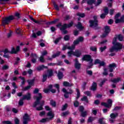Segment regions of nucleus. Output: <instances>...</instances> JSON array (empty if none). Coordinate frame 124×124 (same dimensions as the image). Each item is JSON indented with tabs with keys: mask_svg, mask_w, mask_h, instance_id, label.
<instances>
[{
	"mask_svg": "<svg viewBox=\"0 0 124 124\" xmlns=\"http://www.w3.org/2000/svg\"><path fill=\"white\" fill-rule=\"evenodd\" d=\"M77 16H79V17H81V18H84L85 17V14L84 13H78L77 14Z\"/></svg>",
	"mask_w": 124,
	"mask_h": 124,
	"instance_id": "obj_37",
	"label": "nucleus"
},
{
	"mask_svg": "<svg viewBox=\"0 0 124 124\" xmlns=\"http://www.w3.org/2000/svg\"><path fill=\"white\" fill-rule=\"evenodd\" d=\"M47 115V116H48V117H50L51 118H54V114H53V112H52V111L48 112Z\"/></svg>",
	"mask_w": 124,
	"mask_h": 124,
	"instance_id": "obj_34",
	"label": "nucleus"
},
{
	"mask_svg": "<svg viewBox=\"0 0 124 124\" xmlns=\"http://www.w3.org/2000/svg\"><path fill=\"white\" fill-rule=\"evenodd\" d=\"M76 92L77 93V99H78L80 97V91H79V89H76Z\"/></svg>",
	"mask_w": 124,
	"mask_h": 124,
	"instance_id": "obj_38",
	"label": "nucleus"
},
{
	"mask_svg": "<svg viewBox=\"0 0 124 124\" xmlns=\"http://www.w3.org/2000/svg\"><path fill=\"white\" fill-rule=\"evenodd\" d=\"M86 73L88 74V75H90V76H92V75H93V71L91 70H87L86 71Z\"/></svg>",
	"mask_w": 124,
	"mask_h": 124,
	"instance_id": "obj_62",
	"label": "nucleus"
},
{
	"mask_svg": "<svg viewBox=\"0 0 124 124\" xmlns=\"http://www.w3.org/2000/svg\"><path fill=\"white\" fill-rule=\"evenodd\" d=\"M83 61H86V62H90V63L92 64L93 62V59L90 55H85L82 58Z\"/></svg>",
	"mask_w": 124,
	"mask_h": 124,
	"instance_id": "obj_9",
	"label": "nucleus"
},
{
	"mask_svg": "<svg viewBox=\"0 0 124 124\" xmlns=\"http://www.w3.org/2000/svg\"><path fill=\"white\" fill-rule=\"evenodd\" d=\"M15 16V17H16L17 19H20V14L18 12L15 13V14H14V16Z\"/></svg>",
	"mask_w": 124,
	"mask_h": 124,
	"instance_id": "obj_41",
	"label": "nucleus"
},
{
	"mask_svg": "<svg viewBox=\"0 0 124 124\" xmlns=\"http://www.w3.org/2000/svg\"><path fill=\"white\" fill-rule=\"evenodd\" d=\"M87 116V111H82L81 113L80 117H82L83 118H85Z\"/></svg>",
	"mask_w": 124,
	"mask_h": 124,
	"instance_id": "obj_29",
	"label": "nucleus"
},
{
	"mask_svg": "<svg viewBox=\"0 0 124 124\" xmlns=\"http://www.w3.org/2000/svg\"><path fill=\"white\" fill-rule=\"evenodd\" d=\"M104 11L105 12V14L106 15H107V14H108L109 11L108 10V8L107 7H105V9H104Z\"/></svg>",
	"mask_w": 124,
	"mask_h": 124,
	"instance_id": "obj_55",
	"label": "nucleus"
},
{
	"mask_svg": "<svg viewBox=\"0 0 124 124\" xmlns=\"http://www.w3.org/2000/svg\"><path fill=\"white\" fill-rule=\"evenodd\" d=\"M39 61L41 62H45V60L44 59V56L41 55L39 58Z\"/></svg>",
	"mask_w": 124,
	"mask_h": 124,
	"instance_id": "obj_35",
	"label": "nucleus"
},
{
	"mask_svg": "<svg viewBox=\"0 0 124 124\" xmlns=\"http://www.w3.org/2000/svg\"><path fill=\"white\" fill-rule=\"evenodd\" d=\"M117 38H117V37H115L114 38H113V41H112V44L114 45H115V44H117V43H118L117 42Z\"/></svg>",
	"mask_w": 124,
	"mask_h": 124,
	"instance_id": "obj_54",
	"label": "nucleus"
},
{
	"mask_svg": "<svg viewBox=\"0 0 124 124\" xmlns=\"http://www.w3.org/2000/svg\"><path fill=\"white\" fill-rule=\"evenodd\" d=\"M82 101H85L86 103H89V100H88V97L84 96L83 98L81 99Z\"/></svg>",
	"mask_w": 124,
	"mask_h": 124,
	"instance_id": "obj_25",
	"label": "nucleus"
},
{
	"mask_svg": "<svg viewBox=\"0 0 124 124\" xmlns=\"http://www.w3.org/2000/svg\"><path fill=\"white\" fill-rule=\"evenodd\" d=\"M118 113H111L110 115V117L111 119H115L116 118H117V117H118Z\"/></svg>",
	"mask_w": 124,
	"mask_h": 124,
	"instance_id": "obj_22",
	"label": "nucleus"
},
{
	"mask_svg": "<svg viewBox=\"0 0 124 124\" xmlns=\"http://www.w3.org/2000/svg\"><path fill=\"white\" fill-rule=\"evenodd\" d=\"M68 105L67 104H65L64 105L62 106V111H64V110H66V108H67Z\"/></svg>",
	"mask_w": 124,
	"mask_h": 124,
	"instance_id": "obj_36",
	"label": "nucleus"
},
{
	"mask_svg": "<svg viewBox=\"0 0 124 124\" xmlns=\"http://www.w3.org/2000/svg\"><path fill=\"white\" fill-rule=\"evenodd\" d=\"M60 54H61V52L60 51L57 52L56 54H53L52 56V59H55V58H57V57H59Z\"/></svg>",
	"mask_w": 124,
	"mask_h": 124,
	"instance_id": "obj_27",
	"label": "nucleus"
},
{
	"mask_svg": "<svg viewBox=\"0 0 124 124\" xmlns=\"http://www.w3.org/2000/svg\"><path fill=\"white\" fill-rule=\"evenodd\" d=\"M49 120H51V118H43L40 121V123H46V122H48Z\"/></svg>",
	"mask_w": 124,
	"mask_h": 124,
	"instance_id": "obj_30",
	"label": "nucleus"
},
{
	"mask_svg": "<svg viewBox=\"0 0 124 124\" xmlns=\"http://www.w3.org/2000/svg\"><path fill=\"white\" fill-rule=\"evenodd\" d=\"M101 62V61H100V60H99V59H96L95 60V62H94V64H99V63H100Z\"/></svg>",
	"mask_w": 124,
	"mask_h": 124,
	"instance_id": "obj_60",
	"label": "nucleus"
},
{
	"mask_svg": "<svg viewBox=\"0 0 124 124\" xmlns=\"http://www.w3.org/2000/svg\"><path fill=\"white\" fill-rule=\"evenodd\" d=\"M101 105H103V106H105V107H107V108H109L110 106H109V104L107 103H101Z\"/></svg>",
	"mask_w": 124,
	"mask_h": 124,
	"instance_id": "obj_47",
	"label": "nucleus"
},
{
	"mask_svg": "<svg viewBox=\"0 0 124 124\" xmlns=\"http://www.w3.org/2000/svg\"><path fill=\"white\" fill-rule=\"evenodd\" d=\"M19 78L20 79H21V80H22V81L21 82V84L25 85V83H26V81L25 80V78L22 77H19Z\"/></svg>",
	"mask_w": 124,
	"mask_h": 124,
	"instance_id": "obj_46",
	"label": "nucleus"
},
{
	"mask_svg": "<svg viewBox=\"0 0 124 124\" xmlns=\"http://www.w3.org/2000/svg\"><path fill=\"white\" fill-rule=\"evenodd\" d=\"M73 25V22L71 21L69 24H65L63 25L62 28H60V30H65L67 28H71Z\"/></svg>",
	"mask_w": 124,
	"mask_h": 124,
	"instance_id": "obj_12",
	"label": "nucleus"
},
{
	"mask_svg": "<svg viewBox=\"0 0 124 124\" xmlns=\"http://www.w3.org/2000/svg\"><path fill=\"white\" fill-rule=\"evenodd\" d=\"M15 123L16 124H19L20 123V120H19L18 118H16L15 119Z\"/></svg>",
	"mask_w": 124,
	"mask_h": 124,
	"instance_id": "obj_64",
	"label": "nucleus"
},
{
	"mask_svg": "<svg viewBox=\"0 0 124 124\" xmlns=\"http://www.w3.org/2000/svg\"><path fill=\"white\" fill-rule=\"evenodd\" d=\"M121 81V78H114L111 80V82L113 83H119Z\"/></svg>",
	"mask_w": 124,
	"mask_h": 124,
	"instance_id": "obj_24",
	"label": "nucleus"
},
{
	"mask_svg": "<svg viewBox=\"0 0 124 124\" xmlns=\"http://www.w3.org/2000/svg\"><path fill=\"white\" fill-rule=\"evenodd\" d=\"M117 38H118L119 41H123V40H124V37H123L122 35H118L117 36Z\"/></svg>",
	"mask_w": 124,
	"mask_h": 124,
	"instance_id": "obj_32",
	"label": "nucleus"
},
{
	"mask_svg": "<svg viewBox=\"0 0 124 124\" xmlns=\"http://www.w3.org/2000/svg\"><path fill=\"white\" fill-rule=\"evenodd\" d=\"M44 68H48V67H47V66H45L44 65H42L41 66H39L38 67H37V69L39 71H40V70H43Z\"/></svg>",
	"mask_w": 124,
	"mask_h": 124,
	"instance_id": "obj_16",
	"label": "nucleus"
},
{
	"mask_svg": "<svg viewBox=\"0 0 124 124\" xmlns=\"http://www.w3.org/2000/svg\"><path fill=\"white\" fill-rule=\"evenodd\" d=\"M24 100L27 99V100H30L31 99V93H28L27 94L24 95L22 98Z\"/></svg>",
	"mask_w": 124,
	"mask_h": 124,
	"instance_id": "obj_14",
	"label": "nucleus"
},
{
	"mask_svg": "<svg viewBox=\"0 0 124 124\" xmlns=\"http://www.w3.org/2000/svg\"><path fill=\"white\" fill-rule=\"evenodd\" d=\"M94 120H95V117H90L89 118L87 122L88 123H92Z\"/></svg>",
	"mask_w": 124,
	"mask_h": 124,
	"instance_id": "obj_40",
	"label": "nucleus"
},
{
	"mask_svg": "<svg viewBox=\"0 0 124 124\" xmlns=\"http://www.w3.org/2000/svg\"><path fill=\"white\" fill-rule=\"evenodd\" d=\"M57 22H58V19H56L51 22H47L46 23V25H52V24H56Z\"/></svg>",
	"mask_w": 124,
	"mask_h": 124,
	"instance_id": "obj_45",
	"label": "nucleus"
},
{
	"mask_svg": "<svg viewBox=\"0 0 124 124\" xmlns=\"http://www.w3.org/2000/svg\"><path fill=\"white\" fill-rule=\"evenodd\" d=\"M54 87L57 89L58 93H60V85H59V84H54Z\"/></svg>",
	"mask_w": 124,
	"mask_h": 124,
	"instance_id": "obj_43",
	"label": "nucleus"
},
{
	"mask_svg": "<svg viewBox=\"0 0 124 124\" xmlns=\"http://www.w3.org/2000/svg\"><path fill=\"white\" fill-rule=\"evenodd\" d=\"M35 80V78H33L32 79H29L28 80H27V82L29 85L31 87L32 86H33V85H34Z\"/></svg>",
	"mask_w": 124,
	"mask_h": 124,
	"instance_id": "obj_15",
	"label": "nucleus"
},
{
	"mask_svg": "<svg viewBox=\"0 0 124 124\" xmlns=\"http://www.w3.org/2000/svg\"><path fill=\"white\" fill-rule=\"evenodd\" d=\"M107 48V47H106V46H105L104 47H100V50L101 52H103V51L106 50Z\"/></svg>",
	"mask_w": 124,
	"mask_h": 124,
	"instance_id": "obj_59",
	"label": "nucleus"
},
{
	"mask_svg": "<svg viewBox=\"0 0 124 124\" xmlns=\"http://www.w3.org/2000/svg\"><path fill=\"white\" fill-rule=\"evenodd\" d=\"M75 66L77 69H80V67H81V64L79 63V62H78V59L75 60Z\"/></svg>",
	"mask_w": 124,
	"mask_h": 124,
	"instance_id": "obj_13",
	"label": "nucleus"
},
{
	"mask_svg": "<svg viewBox=\"0 0 124 124\" xmlns=\"http://www.w3.org/2000/svg\"><path fill=\"white\" fill-rule=\"evenodd\" d=\"M46 75L48 78L51 77V76H53V71L52 70H48Z\"/></svg>",
	"mask_w": 124,
	"mask_h": 124,
	"instance_id": "obj_19",
	"label": "nucleus"
},
{
	"mask_svg": "<svg viewBox=\"0 0 124 124\" xmlns=\"http://www.w3.org/2000/svg\"><path fill=\"white\" fill-rule=\"evenodd\" d=\"M30 19H31V21H32L33 22H34V23H35L36 24H40V22L35 20V19H33V18L32 17V16H29Z\"/></svg>",
	"mask_w": 124,
	"mask_h": 124,
	"instance_id": "obj_21",
	"label": "nucleus"
},
{
	"mask_svg": "<svg viewBox=\"0 0 124 124\" xmlns=\"http://www.w3.org/2000/svg\"><path fill=\"white\" fill-rule=\"evenodd\" d=\"M61 39H62V37H60L59 38H57L55 41H54V43L55 44H58V43H59L60 40H61Z\"/></svg>",
	"mask_w": 124,
	"mask_h": 124,
	"instance_id": "obj_50",
	"label": "nucleus"
},
{
	"mask_svg": "<svg viewBox=\"0 0 124 124\" xmlns=\"http://www.w3.org/2000/svg\"><path fill=\"white\" fill-rule=\"evenodd\" d=\"M108 67H111V68L115 69V68L117 67V65H116L115 63H113L112 64H110L108 66Z\"/></svg>",
	"mask_w": 124,
	"mask_h": 124,
	"instance_id": "obj_31",
	"label": "nucleus"
},
{
	"mask_svg": "<svg viewBox=\"0 0 124 124\" xmlns=\"http://www.w3.org/2000/svg\"><path fill=\"white\" fill-rule=\"evenodd\" d=\"M120 16H121V14L120 13H118L115 16L116 24L122 23V22L124 21V15L122 16L120 19H119V18H120Z\"/></svg>",
	"mask_w": 124,
	"mask_h": 124,
	"instance_id": "obj_7",
	"label": "nucleus"
},
{
	"mask_svg": "<svg viewBox=\"0 0 124 124\" xmlns=\"http://www.w3.org/2000/svg\"><path fill=\"white\" fill-rule=\"evenodd\" d=\"M20 51V46H17L16 48V49H15V48L12 47V50L11 51H10V54H17L18 52Z\"/></svg>",
	"mask_w": 124,
	"mask_h": 124,
	"instance_id": "obj_11",
	"label": "nucleus"
},
{
	"mask_svg": "<svg viewBox=\"0 0 124 124\" xmlns=\"http://www.w3.org/2000/svg\"><path fill=\"white\" fill-rule=\"evenodd\" d=\"M122 48L123 45L120 43H117V44L113 45V46L109 49V51L110 53L114 52V51H115V52H118V51L121 50Z\"/></svg>",
	"mask_w": 124,
	"mask_h": 124,
	"instance_id": "obj_4",
	"label": "nucleus"
},
{
	"mask_svg": "<svg viewBox=\"0 0 124 124\" xmlns=\"http://www.w3.org/2000/svg\"><path fill=\"white\" fill-rule=\"evenodd\" d=\"M90 50L91 51H96V47L95 46H91Z\"/></svg>",
	"mask_w": 124,
	"mask_h": 124,
	"instance_id": "obj_61",
	"label": "nucleus"
},
{
	"mask_svg": "<svg viewBox=\"0 0 124 124\" xmlns=\"http://www.w3.org/2000/svg\"><path fill=\"white\" fill-rule=\"evenodd\" d=\"M43 57H44V56H46L48 54V52L46 50H44L43 52L41 53Z\"/></svg>",
	"mask_w": 124,
	"mask_h": 124,
	"instance_id": "obj_57",
	"label": "nucleus"
},
{
	"mask_svg": "<svg viewBox=\"0 0 124 124\" xmlns=\"http://www.w3.org/2000/svg\"><path fill=\"white\" fill-rule=\"evenodd\" d=\"M74 106H75V107H78V106H79V102H78V101H75Z\"/></svg>",
	"mask_w": 124,
	"mask_h": 124,
	"instance_id": "obj_56",
	"label": "nucleus"
},
{
	"mask_svg": "<svg viewBox=\"0 0 124 124\" xmlns=\"http://www.w3.org/2000/svg\"><path fill=\"white\" fill-rule=\"evenodd\" d=\"M50 105H52L53 107H56V102L53 100H50Z\"/></svg>",
	"mask_w": 124,
	"mask_h": 124,
	"instance_id": "obj_33",
	"label": "nucleus"
},
{
	"mask_svg": "<svg viewBox=\"0 0 124 124\" xmlns=\"http://www.w3.org/2000/svg\"><path fill=\"white\" fill-rule=\"evenodd\" d=\"M57 76L59 79H61L63 77V74H62V72H58Z\"/></svg>",
	"mask_w": 124,
	"mask_h": 124,
	"instance_id": "obj_23",
	"label": "nucleus"
},
{
	"mask_svg": "<svg viewBox=\"0 0 124 124\" xmlns=\"http://www.w3.org/2000/svg\"><path fill=\"white\" fill-rule=\"evenodd\" d=\"M15 20V16H10L3 18L2 20V26H5V25H8L11 21Z\"/></svg>",
	"mask_w": 124,
	"mask_h": 124,
	"instance_id": "obj_3",
	"label": "nucleus"
},
{
	"mask_svg": "<svg viewBox=\"0 0 124 124\" xmlns=\"http://www.w3.org/2000/svg\"><path fill=\"white\" fill-rule=\"evenodd\" d=\"M93 20H90L89 21V23L90 24V27L91 28H93V29H94V30H97V29H98V27L97 26H98V21H97V16H93Z\"/></svg>",
	"mask_w": 124,
	"mask_h": 124,
	"instance_id": "obj_5",
	"label": "nucleus"
},
{
	"mask_svg": "<svg viewBox=\"0 0 124 124\" xmlns=\"http://www.w3.org/2000/svg\"><path fill=\"white\" fill-rule=\"evenodd\" d=\"M23 100H24L23 99L19 100V101L18 102L19 106H23V105L24 104V102L23 101Z\"/></svg>",
	"mask_w": 124,
	"mask_h": 124,
	"instance_id": "obj_51",
	"label": "nucleus"
},
{
	"mask_svg": "<svg viewBox=\"0 0 124 124\" xmlns=\"http://www.w3.org/2000/svg\"><path fill=\"white\" fill-rule=\"evenodd\" d=\"M101 2H102V0H97V2L95 3V5L97 6L99 5V4H101Z\"/></svg>",
	"mask_w": 124,
	"mask_h": 124,
	"instance_id": "obj_49",
	"label": "nucleus"
},
{
	"mask_svg": "<svg viewBox=\"0 0 124 124\" xmlns=\"http://www.w3.org/2000/svg\"><path fill=\"white\" fill-rule=\"evenodd\" d=\"M76 27L77 29H78V30H83V29H84V27L82 26V23H81V22H78V24L76 25Z\"/></svg>",
	"mask_w": 124,
	"mask_h": 124,
	"instance_id": "obj_20",
	"label": "nucleus"
},
{
	"mask_svg": "<svg viewBox=\"0 0 124 124\" xmlns=\"http://www.w3.org/2000/svg\"><path fill=\"white\" fill-rule=\"evenodd\" d=\"M47 77H48L47 74H44L43 76V82H45L47 80Z\"/></svg>",
	"mask_w": 124,
	"mask_h": 124,
	"instance_id": "obj_39",
	"label": "nucleus"
},
{
	"mask_svg": "<svg viewBox=\"0 0 124 124\" xmlns=\"http://www.w3.org/2000/svg\"><path fill=\"white\" fill-rule=\"evenodd\" d=\"M96 87H97V84H96V83L93 82V83L92 84V86L91 87V90L93 91H96Z\"/></svg>",
	"mask_w": 124,
	"mask_h": 124,
	"instance_id": "obj_18",
	"label": "nucleus"
},
{
	"mask_svg": "<svg viewBox=\"0 0 124 124\" xmlns=\"http://www.w3.org/2000/svg\"><path fill=\"white\" fill-rule=\"evenodd\" d=\"M63 86H64V87H72V86H73V84H70L67 81H64L63 83Z\"/></svg>",
	"mask_w": 124,
	"mask_h": 124,
	"instance_id": "obj_17",
	"label": "nucleus"
},
{
	"mask_svg": "<svg viewBox=\"0 0 124 124\" xmlns=\"http://www.w3.org/2000/svg\"><path fill=\"white\" fill-rule=\"evenodd\" d=\"M104 120V118H100V119H99L98 122H99V124H105V123L103 122Z\"/></svg>",
	"mask_w": 124,
	"mask_h": 124,
	"instance_id": "obj_53",
	"label": "nucleus"
},
{
	"mask_svg": "<svg viewBox=\"0 0 124 124\" xmlns=\"http://www.w3.org/2000/svg\"><path fill=\"white\" fill-rule=\"evenodd\" d=\"M69 35H66L64 37V40L67 41V40H69Z\"/></svg>",
	"mask_w": 124,
	"mask_h": 124,
	"instance_id": "obj_63",
	"label": "nucleus"
},
{
	"mask_svg": "<svg viewBox=\"0 0 124 124\" xmlns=\"http://www.w3.org/2000/svg\"><path fill=\"white\" fill-rule=\"evenodd\" d=\"M84 93L86 95H87V96H92V93L90 91H86Z\"/></svg>",
	"mask_w": 124,
	"mask_h": 124,
	"instance_id": "obj_44",
	"label": "nucleus"
},
{
	"mask_svg": "<svg viewBox=\"0 0 124 124\" xmlns=\"http://www.w3.org/2000/svg\"><path fill=\"white\" fill-rule=\"evenodd\" d=\"M96 0H89L87 1L88 4H89L91 5V4H93V3H94L95 4V2Z\"/></svg>",
	"mask_w": 124,
	"mask_h": 124,
	"instance_id": "obj_28",
	"label": "nucleus"
},
{
	"mask_svg": "<svg viewBox=\"0 0 124 124\" xmlns=\"http://www.w3.org/2000/svg\"><path fill=\"white\" fill-rule=\"evenodd\" d=\"M110 27L109 26H105V32L101 36V37L102 38H104V37H106L107 35H108V33L110 32Z\"/></svg>",
	"mask_w": 124,
	"mask_h": 124,
	"instance_id": "obj_8",
	"label": "nucleus"
},
{
	"mask_svg": "<svg viewBox=\"0 0 124 124\" xmlns=\"http://www.w3.org/2000/svg\"><path fill=\"white\" fill-rule=\"evenodd\" d=\"M53 5L54 6V8L55 9H56V10H57V11H59L60 10V8L59 7V6L58 5H57V4H56V3H53Z\"/></svg>",
	"mask_w": 124,
	"mask_h": 124,
	"instance_id": "obj_42",
	"label": "nucleus"
},
{
	"mask_svg": "<svg viewBox=\"0 0 124 124\" xmlns=\"http://www.w3.org/2000/svg\"><path fill=\"white\" fill-rule=\"evenodd\" d=\"M84 38L82 36L78 37L77 40L74 41V45H72L71 46H64L62 48V51L68 49L71 51H73L75 49V46L78 45L80 42H83Z\"/></svg>",
	"mask_w": 124,
	"mask_h": 124,
	"instance_id": "obj_2",
	"label": "nucleus"
},
{
	"mask_svg": "<svg viewBox=\"0 0 124 124\" xmlns=\"http://www.w3.org/2000/svg\"><path fill=\"white\" fill-rule=\"evenodd\" d=\"M67 54L68 56L70 57H72L73 55V56H75L76 57H77V58H79V57L81 56V55H82V52H81V50L77 49L75 51L72 50L68 51L67 52Z\"/></svg>",
	"mask_w": 124,
	"mask_h": 124,
	"instance_id": "obj_6",
	"label": "nucleus"
},
{
	"mask_svg": "<svg viewBox=\"0 0 124 124\" xmlns=\"http://www.w3.org/2000/svg\"><path fill=\"white\" fill-rule=\"evenodd\" d=\"M30 122V116L28 114H25L23 116V124H27Z\"/></svg>",
	"mask_w": 124,
	"mask_h": 124,
	"instance_id": "obj_10",
	"label": "nucleus"
},
{
	"mask_svg": "<svg viewBox=\"0 0 124 124\" xmlns=\"http://www.w3.org/2000/svg\"><path fill=\"white\" fill-rule=\"evenodd\" d=\"M104 72L103 73V75H104L105 76L108 75V73H107V69L104 68Z\"/></svg>",
	"mask_w": 124,
	"mask_h": 124,
	"instance_id": "obj_58",
	"label": "nucleus"
},
{
	"mask_svg": "<svg viewBox=\"0 0 124 124\" xmlns=\"http://www.w3.org/2000/svg\"><path fill=\"white\" fill-rule=\"evenodd\" d=\"M36 101L34 102L33 107H36L37 105H40V107L36 108V110L38 111H41L43 110V105H44V101H42L41 104L40 103V100L42 99V94L41 93H38L37 95L35 96Z\"/></svg>",
	"mask_w": 124,
	"mask_h": 124,
	"instance_id": "obj_1",
	"label": "nucleus"
},
{
	"mask_svg": "<svg viewBox=\"0 0 124 124\" xmlns=\"http://www.w3.org/2000/svg\"><path fill=\"white\" fill-rule=\"evenodd\" d=\"M16 32L17 34H21L22 31H21V29L20 28H18L16 30Z\"/></svg>",
	"mask_w": 124,
	"mask_h": 124,
	"instance_id": "obj_52",
	"label": "nucleus"
},
{
	"mask_svg": "<svg viewBox=\"0 0 124 124\" xmlns=\"http://www.w3.org/2000/svg\"><path fill=\"white\" fill-rule=\"evenodd\" d=\"M112 103H113V101H112L111 99H108V104L109 107H111V106H112Z\"/></svg>",
	"mask_w": 124,
	"mask_h": 124,
	"instance_id": "obj_48",
	"label": "nucleus"
},
{
	"mask_svg": "<svg viewBox=\"0 0 124 124\" xmlns=\"http://www.w3.org/2000/svg\"><path fill=\"white\" fill-rule=\"evenodd\" d=\"M106 81H107V79L106 78H104V79H103L101 82L99 84V85L100 87H102V86H103V85L104 84V83H105V82H106Z\"/></svg>",
	"mask_w": 124,
	"mask_h": 124,
	"instance_id": "obj_26",
	"label": "nucleus"
}]
</instances>
